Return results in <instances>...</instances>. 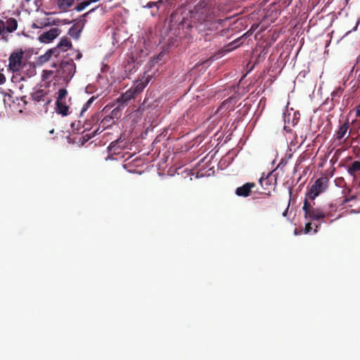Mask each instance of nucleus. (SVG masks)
<instances>
[{"instance_id":"19","label":"nucleus","mask_w":360,"mask_h":360,"mask_svg":"<svg viewBox=\"0 0 360 360\" xmlns=\"http://www.w3.org/2000/svg\"><path fill=\"white\" fill-rule=\"evenodd\" d=\"M81 30H79L75 25L69 29L68 34L74 39H78L80 36Z\"/></svg>"},{"instance_id":"33","label":"nucleus","mask_w":360,"mask_h":360,"mask_svg":"<svg viewBox=\"0 0 360 360\" xmlns=\"http://www.w3.org/2000/svg\"><path fill=\"white\" fill-rule=\"evenodd\" d=\"M156 2H149L147 5L148 8H152L153 6L156 5Z\"/></svg>"},{"instance_id":"41","label":"nucleus","mask_w":360,"mask_h":360,"mask_svg":"<svg viewBox=\"0 0 360 360\" xmlns=\"http://www.w3.org/2000/svg\"><path fill=\"white\" fill-rule=\"evenodd\" d=\"M335 94H338V91H333V95H334Z\"/></svg>"},{"instance_id":"21","label":"nucleus","mask_w":360,"mask_h":360,"mask_svg":"<svg viewBox=\"0 0 360 360\" xmlns=\"http://www.w3.org/2000/svg\"><path fill=\"white\" fill-rule=\"evenodd\" d=\"M112 120L119 119L122 115V110L120 106L114 108L109 115Z\"/></svg>"},{"instance_id":"31","label":"nucleus","mask_w":360,"mask_h":360,"mask_svg":"<svg viewBox=\"0 0 360 360\" xmlns=\"http://www.w3.org/2000/svg\"><path fill=\"white\" fill-rule=\"evenodd\" d=\"M2 37L1 39L4 41H8V35H5V32H3V34H1Z\"/></svg>"},{"instance_id":"28","label":"nucleus","mask_w":360,"mask_h":360,"mask_svg":"<svg viewBox=\"0 0 360 360\" xmlns=\"http://www.w3.org/2000/svg\"><path fill=\"white\" fill-rule=\"evenodd\" d=\"M98 128L96 130L94 131L92 133L86 134L85 136L87 137V139H90L98 133Z\"/></svg>"},{"instance_id":"10","label":"nucleus","mask_w":360,"mask_h":360,"mask_svg":"<svg viewBox=\"0 0 360 360\" xmlns=\"http://www.w3.org/2000/svg\"><path fill=\"white\" fill-rule=\"evenodd\" d=\"M273 177L271 176V173H269V174L266 177H261L259 179V184L261 187L264 190L267 191V194L269 195L271 189H274L275 184H276V179H274L275 182L272 183Z\"/></svg>"},{"instance_id":"9","label":"nucleus","mask_w":360,"mask_h":360,"mask_svg":"<svg viewBox=\"0 0 360 360\" xmlns=\"http://www.w3.org/2000/svg\"><path fill=\"white\" fill-rule=\"evenodd\" d=\"M60 32V31L59 29L52 28L41 34L39 39L42 43H49L56 39L59 35Z\"/></svg>"},{"instance_id":"16","label":"nucleus","mask_w":360,"mask_h":360,"mask_svg":"<svg viewBox=\"0 0 360 360\" xmlns=\"http://www.w3.org/2000/svg\"><path fill=\"white\" fill-rule=\"evenodd\" d=\"M72 46V43L70 40L68 38H64L60 40L59 44H58L57 47L55 49H57V51L56 52V56H58L59 54L58 49H61L63 51H66Z\"/></svg>"},{"instance_id":"24","label":"nucleus","mask_w":360,"mask_h":360,"mask_svg":"<svg viewBox=\"0 0 360 360\" xmlns=\"http://www.w3.org/2000/svg\"><path fill=\"white\" fill-rule=\"evenodd\" d=\"M95 98H96L94 96H92L87 101V102L82 107V113L86 111L90 107Z\"/></svg>"},{"instance_id":"30","label":"nucleus","mask_w":360,"mask_h":360,"mask_svg":"<svg viewBox=\"0 0 360 360\" xmlns=\"http://www.w3.org/2000/svg\"><path fill=\"white\" fill-rule=\"evenodd\" d=\"M6 82V77L4 74L0 72V84H4Z\"/></svg>"},{"instance_id":"11","label":"nucleus","mask_w":360,"mask_h":360,"mask_svg":"<svg viewBox=\"0 0 360 360\" xmlns=\"http://www.w3.org/2000/svg\"><path fill=\"white\" fill-rule=\"evenodd\" d=\"M256 186L255 183L248 182L242 186L238 187L236 190V194L238 196L248 197L252 191V189Z\"/></svg>"},{"instance_id":"25","label":"nucleus","mask_w":360,"mask_h":360,"mask_svg":"<svg viewBox=\"0 0 360 360\" xmlns=\"http://www.w3.org/2000/svg\"><path fill=\"white\" fill-rule=\"evenodd\" d=\"M311 221H308V222L305 225V228L304 230V233L305 234L309 233L313 229L312 224H311Z\"/></svg>"},{"instance_id":"15","label":"nucleus","mask_w":360,"mask_h":360,"mask_svg":"<svg viewBox=\"0 0 360 360\" xmlns=\"http://www.w3.org/2000/svg\"><path fill=\"white\" fill-rule=\"evenodd\" d=\"M75 0H57V5L58 8L62 12H67L69 8L72 7Z\"/></svg>"},{"instance_id":"7","label":"nucleus","mask_w":360,"mask_h":360,"mask_svg":"<svg viewBox=\"0 0 360 360\" xmlns=\"http://www.w3.org/2000/svg\"><path fill=\"white\" fill-rule=\"evenodd\" d=\"M349 120H347L342 125L340 126L338 130L335 132L334 136L335 139L340 142L342 140L345 141L350 134V131H349Z\"/></svg>"},{"instance_id":"14","label":"nucleus","mask_w":360,"mask_h":360,"mask_svg":"<svg viewBox=\"0 0 360 360\" xmlns=\"http://www.w3.org/2000/svg\"><path fill=\"white\" fill-rule=\"evenodd\" d=\"M56 112L67 116L69 114V107L67 105L65 101L56 100Z\"/></svg>"},{"instance_id":"2","label":"nucleus","mask_w":360,"mask_h":360,"mask_svg":"<svg viewBox=\"0 0 360 360\" xmlns=\"http://www.w3.org/2000/svg\"><path fill=\"white\" fill-rule=\"evenodd\" d=\"M75 63L72 59L63 60L57 70V75L63 78V81L68 83L75 72Z\"/></svg>"},{"instance_id":"22","label":"nucleus","mask_w":360,"mask_h":360,"mask_svg":"<svg viewBox=\"0 0 360 360\" xmlns=\"http://www.w3.org/2000/svg\"><path fill=\"white\" fill-rule=\"evenodd\" d=\"M89 5H90V2H89L88 1H84L83 2L78 4L75 6V10L77 12H80Z\"/></svg>"},{"instance_id":"3","label":"nucleus","mask_w":360,"mask_h":360,"mask_svg":"<svg viewBox=\"0 0 360 360\" xmlns=\"http://www.w3.org/2000/svg\"><path fill=\"white\" fill-rule=\"evenodd\" d=\"M314 202L311 204L307 199L304 200L302 210L304 212V218L308 221H316L326 217V212L319 207H314Z\"/></svg>"},{"instance_id":"42","label":"nucleus","mask_w":360,"mask_h":360,"mask_svg":"<svg viewBox=\"0 0 360 360\" xmlns=\"http://www.w3.org/2000/svg\"><path fill=\"white\" fill-rule=\"evenodd\" d=\"M295 234H297V229H295Z\"/></svg>"},{"instance_id":"18","label":"nucleus","mask_w":360,"mask_h":360,"mask_svg":"<svg viewBox=\"0 0 360 360\" xmlns=\"http://www.w3.org/2000/svg\"><path fill=\"white\" fill-rule=\"evenodd\" d=\"M112 120V118H111L110 115H107L103 118L100 123V126H101L103 129L108 128L114 122Z\"/></svg>"},{"instance_id":"20","label":"nucleus","mask_w":360,"mask_h":360,"mask_svg":"<svg viewBox=\"0 0 360 360\" xmlns=\"http://www.w3.org/2000/svg\"><path fill=\"white\" fill-rule=\"evenodd\" d=\"M57 51V49H49L46 52V53L40 57V59L42 62H46L50 59L52 54L56 53Z\"/></svg>"},{"instance_id":"36","label":"nucleus","mask_w":360,"mask_h":360,"mask_svg":"<svg viewBox=\"0 0 360 360\" xmlns=\"http://www.w3.org/2000/svg\"><path fill=\"white\" fill-rule=\"evenodd\" d=\"M288 207L286 208V210L283 212V215L284 217H285L287 215V213H288Z\"/></svg>"},{"instance_id":"32","label":"nucleus","mask_w":360,"mask_h":360,"mask_svg":"<svg viewBox=\"0 0 360 360\" xmlns=\"http://www.w3.org/2000/svg\"><path fill=\"white\" fill-rule=\"evenodd\" d=\"M91 119H92L93 122H98L99 120L98 115H95L92 116Z\"/></svg>"},{"instance_id":"38","label":"nucleus","mask_w":360,"mask_h":360,"mask_svg":"<svg viewBox=\"0 0 360 360\" xmlns=\"http://www.w3.org/2000/svg\"><path fill=\"white\" fill-rule=\"evenodd\" d=\"M319 226H316V228L314 229V233H316L317 232V229H318Z\"/></svg>"},{"instance_id":"12","label":"nucleus","mask_w":360,"mask_h":360,"mask_svg":"<svg viewBox=\"0 0 360 360\" xmlns=\"http://www.w3.org/2000/svg\"><path fill=\"white\" fill-rule=\"evenodd\" d=\"M137 96L134 94L130 88L126 92L122 94L119 98H117V102L123 105L131 99H134Z\"/></svg>"},{"instance_id":"23","label":"nucleus","mask_w":360,"mask_h":360,"mask_svg":"<svg viewBox=\"0 0 360 360\" xmlns=\"http://www.w3.org/2000/svg\"><path fill=\"white\" fill-rule=\"evenodd\" d=\"M68 95V91L65 89H60L58 92L57 100L64 101Z\"/></svg>"},{"instance_id":"37","label":"nucleus","mask_w":360,"mask_h":360,"mask_svg":"<svg viewBox=\"0 0 360 360\" xmlns=\"http://www.w3.org/2000/svg\"><path fill=\"white\" fill-rule=\"evenodd\" d=\"M262 202H262V201H259V200H257V201H256V202H255V203H256V204H258V205H261V204H262Z\"/></svg>"},{"instance_id":"5","label":"nucleus","mask_w":360,"mask_h":360,"mask_svg":"<svg viewBox=\"0 0 360 360\" xmlns=\"http://www.w3.org/2000/svg\"><path fill=\"white\" fill-rule=\"evenodd\" d=\"M24 52L22 49L13 52L8 58V68L13 72L20 71L22 68Z\"/></svg>"},{"instance_id":"27","label":"nucleus","mask_w":360,"mask_h":360,"mask_svg":"<svg viewBox=\"0 0 360 360\" xmlns=\"http://www.w3.org/2000/svg\"><path fill=\"white\" fill-rule=\"evenodd\" d=\"M355 115L356 118H359L360 122V103L354 108Z\"/></svg>"},{"instance_id":"26","label":"nucleus","mask_w":360,"mask_h":360,"mask_svg":"<svg viewBox=\"0 0 360 360\" xmlns=\"http://www.w3.org/2000/svg\"><path fill=\"white\" fill-rule=\"evenodd\" d=\"M242 37L240 38H238L234 41H233L232 42H231L228 46H229V49H235L236 46H238V41L241 39Z\"/></svg>"},{"instance_id":"8","label":"nucleus","mask_w":360,"mask_h":360,"mask_svg":"<svg viewBox=\"0 0 360 360\" xmlns=\"http://www.w3.org/2000/svg\"><path fill=\"white\" fill-rule=\"evenodd\" d=\"M48 91L44 89H39L31 94L33 101L37 102H44V105H49L52 100L47 96Z\"/></svg>"},{"instance_id":"13","label":"nucleus","mask_w":360,"mask_h":360,"mask_svg":"<svg viewBox=\"0 0 360 360\" xmlns=\"http://www.w3.org/2000/svg\"><path fill=\"white\" fill-rule=\"evenodd\" d=\"M18 21L14 18H9L4 21V32L12 33L18 28Z\"/></svg>"},{"instance_id":"4","label":"nucleus","mask_w":360,"mask_h":360,"mask_svg":"<svg viewBox=\"0 0 360 360\" xmlns=\"http://www.w3.org/2000/svg\"><path fill=\"white\" fill-rule=\"evenodd\" d=\"M328 180L326 177L319 178L311 186L307 196L311 200H314L321 193L323 192L328 186Z\"/></svg>"},{"instance_id":"34","label":"nucleus","mask_w":360,"mask_h":360,"mask_svg":"<svg viewBox=\"0 0 360 360\" xmlns=\"http://www.w3.org/2000/svg\"><path fill=\"white\" fill-rule=\"evenodd\" d=\"M61 22L64 25H68V24L70 23V21L68 19H64V20H61Z\"/></svg>"},{"instance_id":"35","label":"nucleus","mask_w":360,"mask_h":360,"mask_svg":"<svg viewBox=\"0 0 360 360\" xmlns=\"http://www.w3.org/2000/svg\"><path fill=\"white\" fill-rule=\"evenodd\" d=\"M96 9V8H94L91 9L89 12H87L84 14V16L87 15L89 13L94 12Z\"/></svg>"},{"instance_id":"39","label":"nucleus","mask_w":360,"mask_h":360,"mask_svg":"<svg viewBox=\"0 0 360 360\" xmlns=\"http://www.w3.org/2000/svg\"><path fill=\"white\" fill-rule=\"evenodd\" d=\"M51 74L52 71H44V74Z\"/></svg>"},{"instance_id":"6","label":"nucleus","mask_w":360,"mask_h":360,"mask_svg":"<svg viewBox=\"0 0 360 360\" xmlns=\"http://www.w3.org/2000/svg\"><path fill=\"white\" fill-rule=\"evenodd\" d=\"M152 76L148 72H145L142 76H141L131 87L134 94L138 96L140 94L148 84L151 80Z\"/></svg>"},{"instance_id":"29","label":"nucleus","mask_w":360,"mask_h":360,"mask_svg":"<svg viewBox=\"0 0 360 360\" xmlns=\"http://www.w3.org/2000/svg\"><path fill=\"white\" fill-rule=\"evenodd\" d=\"M4 21L1 19H0V36L4 32Z\"/></svg>"},{"instance_id":"17","label":"nucleus","mask_w":360,"mask_h":360,"mask_svg":"<svg viewBox=\"0 0 360 360\" xmlns=\"http://www.w3.org/2000/svg\"><path fill=\"white\" fill-rule=\"evenodd\" d=\"M348 173L355 177L356 174L360 173V161H354L347 168Z\"/></svg>"},{"instance_id":"40","label":"nucleus","mask_w":360,"mask_h":360,"mask_svg":"<svg viewBox=\"0 0 360 360\" xmlns=\"http://www.w3.org/2000/svg\"><path fill=\"white\" fill-rule=\"evenodd\" d=\"M53 132H54V129H52L51 130L49 131L50 134H53Z\"/></svg>"},{"instance_id":"1","label":"nucleus","mask_w":360,"mask_h":360,"mask_svg":"<svg viewBox=\"0 0 360 360\" xmlns=\"http://www.w3.org/2000/svg\"><path fill=\"white\" fill-rule=\"evenodd\" d=\"M217 13L211 4L201 1L183 18L182 28L188 30L191 34L197 32L205 41H211L218 36L228 37L232 30L225 27L229 18L216 20Z\"/></svg>"}]
</instances>
